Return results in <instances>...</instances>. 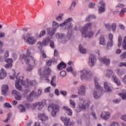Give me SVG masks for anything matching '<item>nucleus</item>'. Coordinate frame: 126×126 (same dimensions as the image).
I'll use <instances>...</instances> for the list:
<instances>
[{
	"label": "nucleus",
	"mask_w": 126,
	"mask_h": 126,
	"mask_svg": "<svg viewBox=\"0 0 126 126\" xmlns=\"http://www.w3.org/2000/svg\"><path fill=\"white\" fill-rule=\"evenodd\" d=\"M57 79V77L56 76H54L52 77L51 81L50 82V84L52 85V86H53V87H56L57 86V84H56V80Z\"/></svg>",
	"instance_id": "28"
},
{
	"label": "nucleus",
	"mask_w": 126,
	"mask_h": 126,
	"mask_svg": "<svg viewBox=\"0 0 126 126\" xmlns=\"http://www.w3.org/2000/svg\"><path fill=\"white\" fill-rule=\"evenodd\" d=\"M120 58L121 60H125V59H126V52L123 53L121 56Z\"/></svg>",
	"instance_id": "46"
},
{
	"label": "nucleus",
	"mask_w": 126,
	"mask_h": 126,
	"mask_svg": "<svg viewBox=\"0 0 126 126\" xmlns=\"http://www.w3.org/2000/svg\"><path fill=\"white\" fill-rule=\"evenodd\" d=\"M22 38L29 45H34L37 42V40L33 36H31L29 33H27L26 35L23 34Z\"/></svg>",
	"instance_id": "6"
},
{
	"label": "nucleus",
	"mask_w": 126,
	"mask_h": 126,
	"mask_svg": "<svg viewBox=\"0 0 126 126\" xmlns=\"http://www.w3.org/2000/svg\"><path fill=\"white\" fill-rule=\"evenodd\" d=\"M107 47H113V40H109L107 43Z\"/></svg>",
	"instance_id": "52"
},
{
	"label": "nucleus",
	"mask_w": 126,
	"mask_h": 126,
	"mask_svg": "<svg viewBox=\"0 0 126 126\" xmlns=\"http://www.w3.org/2000/svg\"><path fill=\"white\" fill-rule=\"evenodd\" d=\"M15 74H16L15 71H13V75H11L9 76L10 79H14Z\"/></svg>",
	"instance_id": "62"
},
{
	"label": "nucleus",
	"mask_w": 126,
	"mask_h": 126,
	"mask_svg": "<svg viewBox=\"0 0 126 126\" xmlns=\"http://www.w3.org/2000/svg\"><path fill=\"white\" fill-rule=\"evenodd\" d=\"M2 94L5 95H6V93L8 91V86L7 85H4L1 88Z\"/></svg>",
	"instance_id": "25"
},
{
	"label": "nucleus",
	"mask_w": 126,
	"mask_h": 126,
	"mask_svg": "<svg viewBox=\"0 0 126 126\" xmlns=\"http://www.w3.org/2000/svg\"><path fill=\"white\" fill-rule=\"evenodd\" d=\"M61 121L64 123V126H68V123H69V126H73L74 125V122L73 121H70V119L69 118H66L64 117H61L60 118Z\"/></svg>",
	"instance_id": "13"
},
{
	"label": "nucleus",
	"mask_w": 126,
	"mask_h": 126,
	"mask_svg": "<svg viewBox=\"0 0 126 126\" xmlns=\"http://www.w3.org/2000/svg\"><path fill=\"white\" fill-rule=\"evenodd\" d=\"M122 42H123V37H122V36L119 35L118 37V46L119 47L122 46Z\"/></svg>",
	"instance_id": "37"
},
{
	"label": "nucleus",
	"mask_w": 126,
	"mask_h": 126,
	"mask_svg": "<svg viewBox=\"0 0 126 126\" xmlns=\"http://www.w3.org/2000/svg\"><path fill=\"white\" fill-rule=\"evenodd\" d=\"M19 93V92H18L16 90H13L12 92V95H15V96H16L17 95H18Z\"/></svg>",
	"instance_id": "58"
},
{
	"label": "nucleus",
	"mask_w": 126,
	"mask_h": 126,
	"mask_svg": "<svg viewBox=\"0 0 126 126\" xmlns=\"http://www.w3.org/2000/svg\"><path fill=\"white\" fill-rule=\"evenodd\" d=\"M52 63H55V60L54 59H50L49 60H48L47 62V65L48 66H51L52 65Z\"/></svg>",
	"instance_id": "38"
},
{
	"label": "nucleus",
	"mask_w": 126,
	"mask_h": 126,
	"mask_svg": "<svg viewBox=\"0 0 126 126\" xmlns=\"http://www.w3.org/2000/svg\"><path fill=\"white\" fill-rule=\"evenodd\" d=\"M4 107L5 108H7V109H9L10 108H11V105H10V104L6 102L4 104Z\"/></svg>",
	"instance_id": "51"
},
{
	"label": "nucleus",
	"mask_w": 126,
	"mask_h": 126,
	"mask_svg": "<svg viewBox=\"0 0 126 126\" xmlns=\"http://www.w3.org/2000/svg\"><path fill=\"white\" fill-rule=\"evenodd\" d=\"M22 98V96L20 95V93L15 96V99L18 101H20Z\"/></svg>",
	"instance_id": "41"
},
{
	"label": "nucleus",
	"mask_w": 126,
	"mask_h": 126,
	"mask_svg": "<svg viewBox=\"0 0 126 126\" xmlns=\"http://www.w3.org/2000/svg\"><path fill=\"white\" fill-rule=\"evenodd\" d=\"M18 108L21 112V113H24L26 111V108H25V106H24L23 105L19 104L18 105Z\"/></svg>",
	"instance_id": "30"
},
{
	"label": "nucleus",
	"mask_w": 126,
	"mask_h": 126,
	"mask_svg": "<svg viewBox=\"0 0 126 126\" xmlns=\"http://www.w3.org/2000/svg\"><path fill=\"white\" fill-rule=\"evenodd\" d=\"M65 67H66V64L63 62H61L57 66V68L59 70H62L63 68H65Z\"/></svg>",
	"instance_id": "26"
},
{
	"label": "nucleus",
	"mask_w": 126,
	"mask_h": 126,
	"mask_svg": "<svg viewBox=\"0 0 126 126\" xmlns=\"http://www.w3.org/2000/svg\"><path fill=\"white\" fill-rule=\"evenodd\" d=\"M99 61L101 63H104L107 66L110 64V63L111 62V60H110V59L107 58L106 57H104L103 58H99Z\"/></svg>",
	"instance_id": "19"
},
{
	"label": "nucleus",
	"mask_w": 126,
	"mask_h": 126,
	"mask_svg": "<svg viewBox=\"0 0 126 126\" xmlns=\"http://www.w3.org/2000/svg\"><path fill=\"white\" fill-rule=\"evenodd\" d=\"M63 109L65 111H67L66 112L67 113L68 115H69V116H72V110H71V109H70L68 106H64L63 107Z\"/></svg>",
	"instance_id": "27"
},
{
	"label": "nucleus",
	"mask_w": 126,
	"mask_h": 126,
	"mask_svg": "<svg viewBox=\"0 0 126 126\" xmlns=\"http://www.w3.org/2000/svg\"><path fill=\"white\" fill-rule=\"evenodd\" d=\"M46 35V31L45 30H43L40 32L39 35H38L39 38H41V37H43V36H45Z\"/></svg>",
	"instance_id": "43"
},
{
	"label": "nucleus",
	"mask_w": 126,
	"mask_h": 126,
	"mask_svg": "<svg viewBox=\"0 0 126 126\" xmlns=\"http://www.w3.org/2000/svg\"><path fill=\"white\" fill-rule=\"evenodd\" d=\"M70 106L71 108H75V102L71 99H70Z\"/></svg>",
	"instance_id": "44"
},
{
	"label": "nucleus",
	"mask_w": 126,
	"mask_h": 126,
	"mask_svg": "<svg viewBox=\"0 0 126 126\" xmlns=\"http://www.w3.org/2000/svg\"><path fill=\"white\" fill-rule=\"evenodd\" d=\"M43 46H44V44L41 41H38L37 43V46L38 49L41 51L43 49Z\"/></svg>",
	"instance_id": "36"
},
{
	"label": "nucleus",
	"mask_w": 126,
	"mask_h": 126,
	"mask_svg": "<svg viewBox=\"0 0 126 126\" xmlns=\"http://www.w3.org/2000/svg\"><path fill=\"white\" fill-rule=\"evenodd\" d=\"M104 89H105L107 92H111V91H112V90H111V88L110 87V86H109V84H108V83L107 82H104Z\"/></svg>",
	"instance_id": "29"
},
{
	"label": "nucleus",
	"mask_w": 126,
	"mask_h": 126,
	"mask_svg": "<svg viewBox=\"0 0 126 126\" xmlns=\"http://www.w3.org/2000/svg\"><path fill=\"white\" fill-rule=\"evenodd\" d=\"M7 76V73L5 72L3 68H1L0 70V79H4Z\"/></svg>",
	"instance_id": "21"
},
{
	"label": "nucleus",
	"mask_w": 126,
	"mask_h": 126,
	"mask_svg": "<svg viewBox=\"0 0 126 126\" xmlns=\"http://www.w3.org/2000/svg\"><path fill=\"white\" fill-rule=\"evenodd\" d=\"M50 46L51 48L52 49H55V43L54 42V41L53 40H50Z\"/></svg>",
	"instance_id": "49"
},
{
	"label": "nucleus",
	"mask_w": 126,
	"mask_h": 126,
	"mask_svg": "<svg viewBox=\"0 0 126 126\" xmlns=\"http://www.w3.org/2000/svg\"><path fill=\"white\" fill-rule=\"evenodd\" d=\"M111 24H110L109 23L104 24L105 27H106V29L109 31L111 30Z\"/></svg>",
	"instance_id": "48"
},
{
	"label": "nucleus",
	"mask_w": 126,
	"mask_h": 126,
	"mask_svg": "<svg viewBox=\"0 0 126 126\" xmlns=\"http://www.w3.org/2000/svg\"><path fill=\"white\" fill-rule=\"evenodd\" d=\"M105 6H98V13L101 14L102 12H105Z\"/></svg>",
	"instance_id": "35"
},
{
	"label": "nucleus",
	"mask_w": 126,
	"mask_h": 126,
	"mask_svg": "<svg viewBox=\"0 0 126 126\" xmlns=\"http://www.w3.org/2000/svg\"><path fill=\"white\" fill-rule=\"evenodd\" d=\"M94 84L95 86V89H94V97L95 99H98L100 98L101 96H102V94L103 92V88L99 86V84L98 83V81L99 80L98 78H94Z\"/></svg>",
	"instance_id": "2"
},
{
	"label": "nucleus",
	"mask_w": 126,
	"mask_h": 126,
	"mask_svg": "<svg viewBox=\"0 0 126 126\" xmlns=\"http://www.w3.org/2000/svg\"><path fill=\"white\" fill-rule=\"evenodd\" d=\"M4 66L6 67V68H10L12 67V64L7 63V64H5Z\"/></svg>",
	"instance_id": "57"
},
{
	"label": "nucleus",
	"mask_w": 126,
	"mask_h": 126,
	"mask_svg": "<svg viewBox=\"0 0 126 126\" xmlns=\"http://www.w3.org/2000/svg\"><path fill=\"white\" fill-rule=\"evenodd\" d=\"M96 59V57L94 55H91L89 57V64L90 66H94V64L95 63V60Z\"/></svg>",
	"instance_id": "16"
},
{
	"label": "nucleus",
	"mask_w": 126,
	"mask_h": 126,
	"mask_svg": "<svg viewBox=\"0 0 126 126\" xmlns=\"http://www.w3.org/2000/svg\"><path fill=\"white\" fill-rule=\"evenodd\" d=\"M44 105H45V104H44V102H43V101L38 102L34 103L32 105V107L33 109H35V108H37L38 110H42V109H43V107H44Z\"/></svg>",
	"instance_id": "15"
},
{
	"label": "nucleus",
	"mask_w": 126,
	"mask_h": 126,
	"mask_svg": "<svg viewBox=\"0 0 126 126\" xmlns=\"http://www.w3.org/2000/svg\"><path fill=\"white\" fill-rule=\"evenodd\" d=\"M111 28L112 29V30L113 32H115L116 31V29H117V25L115 23H113L111 25Z\"/></svg>",
	"instance_id": "39"
},
{
	"label": "nucleus",
	"mask_w": 126,
	"mask_h": 126,
	"mask_svg": "<svg viewBox=\"0 0 126 126\" xmlns=\"http://www.w3.org/2000/svg\"><path fill=\"white\" fill-rule=\"evenodd\" d=\"M19 74H20V73H18L16 77L15 87L18 90L20 91L22 90V86L20 84H22L25 88H27L28 86H30V85L31 86H35L36 85V81L33 80L30 82H28V81H24L23 80L24 77L23 76L19 77Z\"/></svg>",
	"instance_id": "1"
},
{
	"label": "nucleus",
	"mask_w": 126,
	"mask_h": 126,
	"mask_svg": "<svg viewBox=\"0 0 126 126\" xmlns=\"http://www.w3.org/2000/svg\"><path fill=\"white\" fill-rule=\"evenodd\" d=\"M90 104H91V101H90L81 100L78 103V105L76 107V111L77 113H79L81 112L82 110L83 111H85L86 109H88V108H89Z\"/></svg>",
	"instance_id": "3"
},
{
	"label": "nucleus",
	"mask_w": 126,
	"mask_h": 126,
	"mask_svg": "<svg viewBox=\"0 0 126 126\" xmlns=\"http://www.w3.org/2000/svg\"><path fill=\"white\" fill-rule=\"evenodd\" d=\"M50 73H51V69H49V68H47V67H45L44 68V70L42 74L41 73V72H40V74H41V75L42 74L43 75V77L45 78L47 82H50V79H49V75H50Z\"/></svg>",
	"instance_id": "11"
},
{
	"label": "nucleus",
	"mask_w": 126,
	"mask_h": 126,
	"mask_svg": "<svg viewBox=\"0 0 126 126\" xmlns=\"http://www.w3.org/2000/svg\"><path fill=\"white\" fill-rule=\"evenodd\" d=\"M60 94H61V95H63V96H66L67 92L64 91H61Z\"/></svg>",
	"instance_id": "53"
},
{
	"label": "nucleus",
	"mask_w": 126,
	"mask_h": 126,
	"mask_svg": "<svg viewBox=\"0 0 126 126\" xmlns=\"http://www.w3.org/2000/svg\"><path fill=\"white\" fill-rule=\"evenodd\" d=\"M118 7H120V8H123V7H125V5L124 4L119 3L116 6V8H118Z\"/></svg>",
	"instance_id": "54"
},
{
	"label": "nucleus",
	"mask_w": 126,
	"mask_h": 126,
	"mask_svg": "<svg viewBox=\"0 0 126 126\" xmlns=\"http://www.w3.org/2000/svg\"><path fill=\"white\" fill-rule=\"evenodd\" d=\"M107 72L105 74L106 77L107 78H110L111 77L112 79L114 80V82L118 85V86H120L121 85V81L118 79V77L115 75H113V70L111 69H107Z\"/></svg>",
	"instance_id": "8"
},
{
	"label": "nucleus",
	"mask_w": 126,
	"mask_h": 126,
	"mask_svg": "<svg viewBox=\"0 0 126 126\" xmlns=\"http://www.w3.org/2000/svg\"><path fill=\"white\" fill-rule=\"evenodd\" d=\"M47 34L50 35V36H53L55 32H56V28H53L52 29L51 28H48L47 29Z\"/></svg>",
	"instance_id": "23"
},
{
	"label": "nucleus",
	"mask_w": 126,
	"mask_h": 126,
	"mask_svg": "<svg viewBox=\"0 0 126 126\" xmlns=\"http://www.w3.org/2000/svg\"><path fill=\"white\" fill-rule=\"evenodd\" d=\"M100 117L105 121H107V120H109V119H110V117H111V113L109 112L103 111L100 114Z\"/></svg>",
	"instance_id": "14"
},
{
	"label": "nucleus",
	"mask_w": 126,
	"mask_h": 126,
	"mask_svg": "<svg viewBox=\"0 0 126 126\" xmlns=\"http://www.w3.org/2000/svg\"><path fill=\"white\" fill-rule=\"evenodd\" d=\"M34 98L38 99L37 96V92L35 91H32L27 96V102H32L33 100H34Z\"/></svg>",
	"instance_id": "10"
},
{
	"label": "nucleus",
	"mask_w": 126,
	"mask_h": 126,
	"mask_svg": "<svg viewBox=\"0 0 126 126\" xmlns=\"http://www.w3.org/2000/svg\"><path fill=\"white\" fill-rule=\"evenodd\" d=\"M92 27V23H89L85 25V26L82 29V33H86L89 28Z\"/></svg>",
	"instance_id": "20"
},
{
	"label": "nucleus",
	"mask_w": 126,
	"mask_h": 126,
	"mask_svg": "<svg viewBox=\"0 0 126 126\" xmlns=\"http://www.w3.org/2000/svg\"><path fill=\"white\" fill-rule=\"evenodd\" d=\"M117 73L119 75V76H122V75H123V71H121L119 69L117 70Z\"/></svg>",
	"instance_id": "56"
},
{
	"label": "nucleus",
	"mask_w": 126,
	"mask_h": 126,
	"mask_svg": "<svg viewBox=\"0 0 126 126\" xmlns=\"http://www.w3.org/2000/svg\"><path fill=\"white\" fill-rule=\"evenodd\" d=\"M99 44H100V45H103V46L106 45V43H105V37H104V35H101L99 37Z\"/></svg>",
	"instance_id": "31"
},
{
	"label": "nucleus",
	"mask_w": 126,
	"mask_h": 126,
	"mask_svg": "<svg viewBox=\"0 0 126 126\" xmlns=\"http://www.w3.org/2000/svg\"><path fill=\"white\" fill-rule=\"evenodd\" d=\"M85 87L84 86H81V87L78 89L77 93L80 96H85Z\"/></svg>",
	"instance_id": "17"
},
{
	"label": "nucleus",
	"mask_w": 126,
	"mask_h": 126,
	"mask_svg": "<svg viewBox=\"0 0 126 126\" xmlns=\"http://www.w3.org/2000/svg\"><path fill=\"white\" fill-rule=\"evenodd\" d=\"M38 119L40 120V121H41L42 123H45L47 121V120H48L49 118L48 116H46V115L44 113L43 114H39L38 115Z\"/></svg>",
	"instance_id": "18"
},
{
	"label": "nucleus",
	"mask_w": 126,
	"mask_h": 126,
	"mask_svg": "<svg viewBox=\"0 0 126 126\" xmlns=\"http://www.w3.org/2000/svg\"><path fill=\"white\" fill-rule=\"evenodd\" d=\"M80 76L81 79H86V80L89 81L92 78V72L89 69H83L80 71Z\"/></svg>",
	"instance_id": "4"
},
{
	"label": "nucleus",
	"mask_w": 126,
	"mask_h": 126,
	"mask_svg": "<svg viewBox=\"0 0 126 126\" xmlns=\"http://www.w3.org/2000/svg\"><path fill=\"white\" fill-rule=\"evenodd\" d=\"M63 14H60L58 17L56 18L57 21H61L63 20Z\"/></svg>",
	"instance_id": "42"
},
{
	"label": "nucleus",
	"mask_w": 126,
	"mask_h": 126,
	"mask_svg": "<svg viewBox=\"0 0 126 126\" xmlns=\"http://www.w3.org/2000/svg\"><path fill=\"white\" fill-rule=\"evenodd\" d=\"M118 65L119 67H123V66H125V67H126V62H121L118 64Z\"/></svg>",
	"instance_id": "45"
},
{
	"label": "nucleus",
	"mask_w": 126,
	"mask_h": 126,
	"mask_svg": "<svg viewBox=\"0 0 126 126\" xmlns=\"http://www.w3.org/2000/svg\"><path fill=\"white\" fill-rule=\"evenodd\" d=\"M82 36L84 38H92L93 37V35H94V33L93 32H89L87 34L86 33H82Z\"/></svg>",
	"instance_id": "24"
},
{
	"label": "nucleus",
	"mask_w": 126,
	"mask_h": 126,
	"mask_svg": "<svg viewBox=\"0 0 126 126\" xmlns=\"http://www.w3.org/2000/svg\"><path fill=\"white\" fill-rule=\"evenodd\" d=\"M119 96H120L122 100H126V91L123 90L122 93L119 94Z\"/></svg>",
	"instance_id": "33"
},
{
	"label": "nucleus",
	"mask_w": 126,
	"mask_h": 126,
	"mask_svg": "<svg viewBox=\"0 0 126 126\" xmlns=\"http://www.w3.org/2000/svg\"><path fill=\"white\" fill-rule=\"evenodd\" d=\"M79 51L81 54H86V49L82 47V45L80 44L79 45Z\"/></svg>",
	"instance_id": "34"
},
{
	"label": "nucleus",
	"mask_w": 126,
	"mask_h": 126,
	"mask_svg": "<svg viewBox=\"0 0 126 126\" xmlns=\"http://www.w3.org/2000/svg\"><path fill=\"white\" fill-rule=\"evenodd\" d=\"M48 110L49 112H51L53 117H56L57 113L60 112V106L57 104H51L48 106Z\"/></svg>",
	"instance_id": "7"
},
{
	"label": "nucleus",
	"mask_w": 126,
	"mask_h": 126,
	"mask_svg": "<svg viewBox=\"0 0 126 126\" xmlns=\"http://www.w3.org/2000/svg\"><path fill=\"white\" fill-rule=\"evenodd\" d=\"M20 58L21 60H24L28 65H31L32 66H35L36 65L35 60L33 59V57L28 58L27 56H25V54H22L20 55Z\"/></svg>",
	"instance_id": "5"
},
{
	"label": "nucleus",
	"mask_w": 126,
	"mask_h": 126,
	"mask_svg": "<svg viewBox=\"0 0 126 126\" xmlns=\"http://www.w3.org/2000/svg\"><path fill=\"white\" fill-rule=\"evenodd\" d=\"M51 40H52V38L49 36L43 39L42 41V44H43V46H48V45H49V43H50V42H51Z\"/></svg>",
	"instance_id": "22"
},
{
	"label": "nucleus",
	"mask_w": 126,
	"mask_h": 126,
	"mask_svg": "<svg viewBox=\"0 0 126 126\" xmlns=\"http://www.w3.org/2000/svg\"><path fill=\"white\" fill-rule=\"evenodd\" d=\"M67 71H70V72H73V69H72V66L68 67L66 69Z\"/></svg>",
	"instance_id": "63"
},
{
	"label": "nucleus",
	"mask_w": 126,
	"mask_h": 126,
	"mask_svg": "<svg viewBox=\"0 0 126 126\" xmlns=\"http://www.w3.org/2000/svg\"><path fill=\"white\" fill-rule=\"evenodd\" d=\"M122 81L124 84H126V74L122 78Z\"/></svg>",
	"instance_id": "60"
},
{
	"label": "nucleus",
	"mask_w": 126,
	"mask_h": 126,
	"mask_svg": "<svg viewBox=\"0 0 126 126\" xmlns=\"http://www.w3.org/2000/svg\"><path fill=\"white\" fill-rule=\"evenodd\" d=\"M126 12V8H122L120 11V14H125Z\"/></svg>",
	"instance_id": "61"
},
{
	"label": "nucleus",
	"mask_w": 126,
	"mask_h": 126,
	"mask_svg": "<svg viewBox=\"0 0 126 126\" xmlns=\"http://www.w3.org/2000/svg\"><path fill=\"white\" fill-rule=\"evenodd\" d=\"M111 126H119V123L116 122H113L111 124Z\"/></svg>",
	"instance_id": "64"
},
{
	"label": "nucleus",
	"mask_w": 126,
	"mask_h": 126,
	"mask_svg": "<svg viewBox=\"0 0 126 126\" xmlns=\"http://www.w3.org/2000/svg\"><path fill=\"white\" fill-rule=\"evenodd\" d=\"M99 4L100 5L99 6H105V2L103 0H100L99 2Z\"/></svg>",
	"instance_id": "59"
},
{
	"label": "nucleus",
	"mask_w": 126,
	"mask_h": 126,
	"mask_svg": "<svg viewBox=\"0 0 126 126\" xmlns=\"http://www.w3.org/2000/svg\"><path fill=\"white\" fill-rule=\"evenodd\" d=\"M42 92H43V91H42V90H40L39 89L37 91V94L36 93V96L37 97V98H39V97H40V96H41V94H42Z\"/></svg>",
	"instance_id": "47"
},
{
	"label": "nucleus",
	"mask_w": 126,
	"mask_h": 126,
	"mask_svg": "<svg viewBox=\"0 0 126 126\" xmlns=\"http://www.w3.org/2000/svg\"><path fill=\"white\" fill-rule=\"evenodd\" d=\"M8 57H9V51H8V50H6L4 54V59L8 58Z\"/></svg>",
	"instance_id": "55"
},
{
	"label": "nucleus",
	"mask_w": 126,
	"mask_h": 126,
	"mask_svg": "<svg viewBox=\"0 0 126 126\" xmlns=\"http://www.w3.org/2000/svg\"><path fill=\"white\" fill-rule=\"evenodd\" d=\"M6 63H9L10 64H12V63H13V60H12V59L9 58L6 60Z\"/></svg>",
	"instance_id": "50"
},
{
	"label": "nucleus",
	"mask_w": 126,
	"mask_h": 126,
	"mask_svg": "<svg viewBox=\"0 0 126 126\" xmlns=\"http://www.w3.org/2000/svg\"><path fill=\"white\" fill-rule=\"evenodd\" d=\"M92 19H96V16L94 15H90L87 17L86 21H87V22H89Z\"/></svg>",
	"instance_id": "32"
},
{
	"label": "nucleus",
	"mask_w": 126,
	"mask_h": 126,
	"mask_svg": "<svg viewBox=\"0 0 126 126\" xmlns=\"http://www.w3.org/2000/svg\"><path fill=\"white\" fill-rule=\"evenodd\" d=\"M72 20V18H69L66 20L63 23L60 25V26H64L66 29H68V28H72V25H71V21Z\"/></svg>",
	"instance_id": "12"
},
{
	"label": "nucleus",
	"mask_w": 126,
	"mask_h": 126,
	"mask_svg": "<svg viewBox=\"0 0 126 126\" xmlns=\"http://www.w3.org/2000/svg\"><path fill=\"white\" fill-rule=\"evenodd\" d=\"M57 39H60L62 40V42L63 44H65L67 41L69 39L67 36H65L63 33H57L56 35Z\"/></svg>",
	"instance_id": "9"
},
{
	"label": "nucleus",
	"mask_w": 126,
	"mask_h": 126,
	"mask_svg": "<svg viewBox=\"0 0 126 126\" xmlns=\"http://www.w3.org/2000/svg\"><path fill=\"white\" fill-rule=\"evenodd\" d=\"M122 46L123 47V49H124V50H126V36L124 38Z\"/></svg>",
	"instance_id": "40"
}]
</instances>
